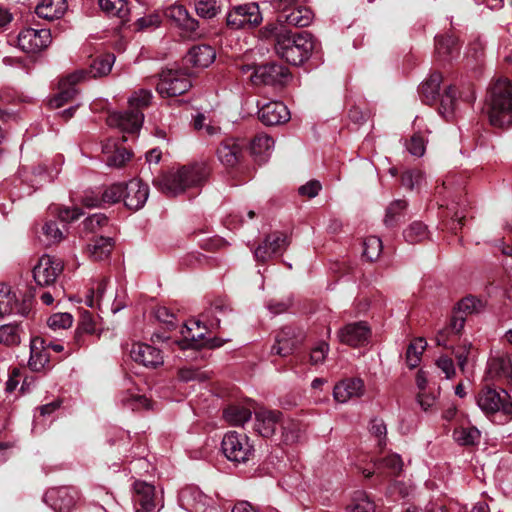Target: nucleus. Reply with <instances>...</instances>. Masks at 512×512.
Returning <instances> with one entry per match:
<instances>
[{
	"instance_id": "423d86ee",
	"label": "nucleus",
	"mask_w": 512,
	"mask_h": 512,
	"mask_svg": "<svg viewBox=\"0 0 512 512\" xmlns=\"http://www.w3.org/2000/svg\"><path fill=\"white\" fill-rule=\"evenodd\" d=\"M192 72L182 64L179 69H167L161 72L156 90L162 97H176L186 93L192 83Z\"/></svg>"
},
{
	"instance_id": "c756f323",
	"label": "nucleus",
	"mask_w": 512,
	"mask_h": 512,
	"mask_svg": "<svg viewBox=\"0 0 512 512\" xmlns=\"http://www.w3.org/2000/svg\"><path fill=\"white\" fill-rule=\"evenodd\" d=\"M274 147V140L267 134L256 135L250 144V151L255 161L258 163L265 162Z\"/></svg>"
},
{
	"instance_id": "412c9836",
	"label": "nucleus",
	"mask_w": 512,
	"mask_h": 512,
	"mask_svg": "<svg viewBox=\"0 0 512 512\" xmlns=\"http://www.w3.org/2000/svg\"><path fill=\"white\" fill-rule=\"evenodd\" d=\"M281 419L282 413L280 411L259 408L255 411L254 429L261 436L269 438L274 435Z\"/></svg>"
},
{
	"instance_id": "052dcab7",
	"label": "nucleus",
	"mask_w": 512,
	"mask_h": 512,
	"mask_svg": "<svg viewBox=\"0 0 512 512\" xmlns=\"http://www.w3.org/2000/svg\"><path fill=\"white\" fill-rule=\"evenodd\" d=\"M205 137L206 141L209 145H214L216 143H219V145H222L224 143V139L221 138L222 136V128L219 125L214 124H207L205 126Z\"/></svg>"
},
{
	"instance_id": "37998d69",
	"label": "nucleus",
	"mask_w": 512,
	"mask_h": 512,
	"mask_svg": "<svg viewBox=\"0 0 512 512\" xmlns=\"http://www.w3.org/2000/svg\"><path fill=\"white\" fill-rule=\"evenodd\" d=\"M95 331H96V328H95V322L93 320V317L89 312L85 311L81 315V319H80V322L78 324V327H77V330L75 333V337H74L75 344L78 347L82 346L83 345L82 334L83 333L94 334Z\"/></svg>"
},
{
	"instance_id": "bf43d9fd",
	"label": "nucleus",
	"mask_w": 512,
	"mask_h": 512,
	"mask_svg": "<svg viewBox=\"0 0 512 512\" xmlns=\"http://www.w3.org/2000/svg\"><path fill=\"white\" fill-rule=\"evenodd\" d=\"M378 465L389 469L391 474L398 475L402 471L403 461L398 454H390L383 458Z\"/></svg>"
},
{
	"instance_id": "5701e85b",
	"label": "nucleus",
	"mask_w": 512,
	"mask_h": 512,
	"mask_svg": "<svg viewBox=\"0 0 512 512\" xmlns=\"http://www.w3.org/2000/svg\"><path fill=\"white\" fill-rule=\"evenodd\" d=\"M133 502L135 512H156L155 487L146 482L136 481Z\"/></svg>"
},
{
	"instance_id": "f03ea898",
	"label": "nucleus",
	"mask_w": 512,
	"mask_h": 512,
	"mask_svg": "<svg viewBox=\"0 0 512 512\" xmlns=\"http://www.w3.org/2000/svg\"><path fill=\"white\" fill-rule=\"evenodd\" d=\"M266 29L270 36L275 37L276 53L288 63L300 65L310 57L314 49V41L307 31L293 34L275 25Z\"/></svg>"
},
{
	"instance_id": "39448f33",
	"label": "nucleus",
	"mask_w": 512,
	"mask_h": 512,
	"mask_svg": "<svg viewBox=\"0 0 512 512\" xmlns=\"http://www.w3.org/2000/svg\"><path fill=\"white\" fill-rule=\"evenodd\" d=\"M489 120L499 128L512 125V84L507 79H499L491 89Z\"/></svg>"
},
{
	"instance_id": "f8f14e48",
	"label": "nucleus",
	"mask_w": 512,
	"mask_h": 512,
	"mask_svg": "<svg viewBox=\"0 0 512 512\" xmlns=\"http://www.w3.org/2000/svg\"><path fill=\"white\" fill-rule=\"evenodd\" d=\"M52 35L49 28H26L18 35V46L26 53H38L51 43Z\"/></svg>"
},
{
	"instance_id": "6e6552de",
	"label": "nucleus",
	"mask_w": 512,
	"mask_h": 512,
	"mask_svg": "<svg viewBox=\"0 0 512 512\" xmlns=\"http://www.w3.org/2000/svg\"><path fill=\"white\" fill-rule=\"evenodd\" d=\"M274 8L279 13L278 21L295 27H306L313 20V13L303 0H275Z\"/></svg>"
},
{
	"instance_id": "0eeeda50",
	"label": "nucleus",
	"mask_w": 512,
	"mask_h": 512,
	"mask_svg": "<svg viewBox=\"0 0 512 512\" xmlns=\"http://www.w3.org/2000/svg\"><path fill=\"white\" fill-rule=\"evenodd\" d=\"M170 26L179 30V35L186 39H197L203 35L200 23L193 18L185 6L171 5L163 11Z\"/></svg>"
},
{
	"instance_id": "1a4fd4ad",
	"label": "nucleus",
	"mask_w": 512,
	"mask_h": 512,
	"mask_svg": "<svg viewBox=\"0 0 512 512\" xmlns=\"http://www.w3.org/2000/svg\"><path fill=\"white\" fill-rule=\"evenodd\" d=\"M477 405L485 414L502 412L509 419H512V402L505 390L490 387L482 389L477 396Z\"/></svg>"
},
{
	"instance_id": "58836bf2",
	"label": "nucleus",
	"mask_w": 512,
	"mask_h": 512,
	"mask_svg": "<svg viewBox=\"0 0 512 512\" xmlns=\"http://www.w3.org/2000/svg\"><path fill=\"white\" fill-rule=\"evenodd\" d=\"M426 346L424 338H416L410 343L406 351V363L409 368L413 369L419 365Z\"/></svg>"
},
{
	"instance_id": "c85d7f7f",
	"label": "nucleus",
	"mask_w": 512,
	"mask_h": 512,
	"mask_svg": "<svg viewBox=\"0 0 512 512\" xmlns=\"http://www.w3.org/2000/svg\"><path fill=\"white\" fill-rule=\"evenodd\" d=\"M66 9V0H41L35 8V13L40 18L52 21L61 18Z\"/></svg>"
},
{
	"instance_id": "473e14b6",
	"label": "nucleus",
	"mask_w": 512,
	"mask_h": 512,
	"mask_svg": "<svg viewBox=\"0 0 512 512\" xmlns=\"http://www.w3.org/2000/svg\"><path fill=\"white\" fill-rule=\"evenodd\" d=\"M457 39L454 36L446 35L436 38V52L443 60H450L458 55Z\"/></svg>"
},
{
	"instance_id": "0e129e2a",
	"label": "nucleus",
	"mask_w": 512,
	"mask_h": 512,
	"mask_svg": "<svg viewBox=\"0 0 512 512\" xmlns=\"http://www.w3.org/2000/svg\"><path fill=\"white\" fill-rule=\"evenodd\" d=\"M206 445L214 447L217 455L224 456V434L219 429H215L213 435L209 434Z\"/></svg>"
},
{
	"instance_id": "09e8293b",
	"label": "nucleus",
	"mask_w": 512,
	"mask_h": 512,
	"mask_svg": "<svg viewBox=\"0 0 512 512\" xmlns=\"http://www.w3.org/2000/svg\"><path fill=\"white\" fill-rule=\"evenodd\" d=\"M407 207V202L405 200H395L393 201L386 210V215L384 218V223L386 226H394L399 218L402 216L403 212Z\"/></svg>"
},
{
	"instance_id": "a18cd8bd",
	"label": "nucleus",
	"mask_w": 512,
	"mask_h": 512,
	"mask_svg": "<svg viewBox=\"0 0 512 512\" xmlns=\"http://www.w3.org/2000/svg\"><path fill=\"white\" fill-rule=\"evenodd\" d=\"M509 355L493 357L488 362V373L492 378L506 377L508 372Z\"/></svg>"
},
{
	"instance_id": "dca6fc26",
	"label": "nucleus",
	"mask_w": 512,
	"mask_h": 512,
	"mask_svg": "<svg viewBox=\"0 0 512 512\" xmlns=\"http://www.w3.org/2000/svg\"><path fill=\"white\" fill-rule=\"evenodd\" d=\"M129 355L133 361L156 369L164 362L162 351L146 343H133Z\"/></svg>"
},
{
	"instance_id": "5fc2aeb1",
	"label": "nucleus",
	"mask_w": 512,
	"mask_h": 512,
	"mask_svg": "<svg viewBox=\"0 0 512 512\" xmlns=\"http://www.w3.org/2000/svg\"><path fill=\"white\" fill-rule=\"evenodd\" d=\"M178 378L181 381H199L203 382L208 377L205 372L201 371L198 367L195 366H185L178 370Z\"/></svg>"
},
{
	"instance_id": "6e6d98bb",
	"label": "nucleus",
	"mask_w": 512,
	"mask_h": 512,
	"mask_svg": "<svg viewBox=\"0 0 512 512\" xmlns=\"http://www.w3.org/2000/svg\"><path fill=\"white\" fill-rule=\"evenodd\" d=\"M424 181V174L420 170H408L402 174V185L410 190L418 188Z\"/></svg>"
},
{
	"instance_id": "de8ad7c7",
	"label": "nucleus",
	"mask_w": 512,
	"mask_h": 512,
	"mask_svg": "<svg viewBox=\"0 0 512 512\" xmlns=\"http://www.w3.org/2000/svg\"><path fill=\"white\" fill-rule=\"evenodd\" d=\"M483 308H484V304L481 300H479L473 296H468V297L461 299L457 303V307L455 308V311L464 316V315L478 313V312L482 311Z\"/></svg>"
},
{
	"instance_id": "3c124183",
	"label": "nucleus",
	"mask_w": 512,
	"mask_h": 512,
	"mask_svg": "<svg viewBox=\"0 0 512 512\" xmlns=\"http://www.w3.org/2000/svg\"><path fill=\"white\" fill-rule=\"evenodd\" d=\"M125 183H115L107 187L101 195L103 203H117L123 200Z\"/></svg>"
},
{
	"instance_id": "69168bd1",
	"label": "nucleus",
	"mask_w": 512,
	"mask_h": 512,
	"mask_svg": "<svg viewBox=\"0 0 512 512\" xmlns=\"http://www.w3.org/2000/svg\"><path fill=\"white\" fill-rule=\"evenodd\" d=\"M329 351V346L327 343L322 342L318 346L312 349L310 354V361L313 365H318L323 363L326 358V355Z\"/></svg>"
},
{
	"instance_id": "9b49d317",
	"label": "nucleus",
	"mask_w": 512,
	"mask_h": 512,
	"mask_svg": "<svg viewBox=\"0 0 512 512\" xmlns=\"http://www.w3.org/2000/svg\"><path fill=\"white\" fill-rule=\"evenodd\" d=\"M262 20L259 7L256 3L236 5L226 17V25L235 29L252 28L258 25Z\"/></svg>"
},
{
	"instance_id": "603ef678",
	"label": "nucleus",
	"mask_w": 512,
	"mask_h": 512,
	"mask_svg": "<svg viewBox=\"0 0 512 512\" xmlns=\"http://www.w3.org/2000/svg\"><path fill=\"white\" fill-rule=\"evenodd\" d=\"M282 437L286 444H293L299 441L302 427L301 424L296 421H288L282 425Z\"/></svg>"
},
{
	"instance_id": "f257e3e1",
	"label": "nucleus",
	"mask_w": 512,
	"mask_h": 512,
	"mask_svg": "<svg viewBox=\"0 0 512 512\" xmlns=\"http://www.w3.org/2000/svg\"><path fill=\"white\" fill-rule=\"evenodd\" d=\"M115 62V55L112 53L98 54L91 56L88 60V68L85 71L71 74L59 82L58 93L49 101L53 109L60 108L77 94L76 85L88 75L91 78L106 76L110 73Z\"/></svg>"
},
{
	"instance_id": "b1692460",
	"label": "nucleus",
	"mask_w": 512,
	"mask_h": 512,
	"mask_svg": "<svg viewBox=\"0 0 512 512\" xmlns=\"http://www.w3.org/2000/svg\"><path fill=\"white\" fill-rule=\"evenodd\" d=\"M216 58L213 47L207 44L195 45L190 48L182 59V64L188 69L190 67H208Z\"/></svg>"
},
{
	"instance_id": "8fccbe9b",
	"label": "nucleus",
	"mask_w": 512,
	"mask_h": 512,
	"mask_svg": "<svg viewBox=\"0 0 512 512\" xmlns=\"http://www.w3.org/2000/svg\"><path fill=\"white\" fill-rule=\"evenodd\" d=\"M364 250L363 255L366 257L369 261L376 260L382 251L383 245L380 238L376 236H370L367 237L364 240Z\"/></svg>"
},
{
	"instance_id": "7c9ffc66",
	"label": "nucleus",
	"mask_w": 512,
	"mask_h": 512,
	"mask_svg": "<svg viewBox=\"0 0 512 512\" xmlns=\"http://www.w3.org/2000/svg\"><path fill=\"white\" fill-rule=\"evenodd\" d=\"M251 408L247 402H229L226 407V422L232 425H243L251 418Z\"/></svg>"
},
{
	"instance_id": "a19ab883",
	"label": "nucleus",
	"mask_w": 512,
	"mask_h": 512,
	"mask_svg": "<svg viewBox=\"0 0 512 512\" xmlns=\"http://www.w3.org/2000/svg\"><path fill=\"white\" fill-rule=\"evenodd\" d=\"M375 505L364 492H356L351 502L347 505V512H373Z\"/></svg>"
},
{
	"instance_id": "79ce46f5",
	"label": "nucleus",
	"mask_w": 512,
	"mask_h": 512,
	"mask_svg": "<svg viewBox=\"0 0 512 512\" xmlns=\"http://www.w3.org/2000/svg\"><path fill=\"white\" fill-rule=\"evenodd\" d=\"M456 102V89L449 86L440 99V114L446 119L452 117L455 111Z\"/></svg>"
},
{
	"instance_id": "a211bd4d",
	"label": "nucleus",
	"mask_w": 512,
	"mask_h": 512,
	"mask_svg": "<svg viewBox=\"0 0 512 512\" xmlns=\"http://www.w3.org/2000/svg\"><path fill=\"white\" fill-rule=\"evenodd\" d=\"M62 271V265L58 259L48 255L42 256L33 268V277L40 286L52 284Z\"/></svg>"
},
{
	"instance_id": "cd10ccee",
	"label": "nucleus",
	"mask_w": 512,
	"mask_h": 512,
	"mask_svg": "<svg viewBox=\"0 0 512 512\" xmlns=\"http://www.w3.org/2000/svg\"><path fill=\"white\" fill-rule=\"evenodd\" d=\"M46 339L42 337H34L31 339V356L29 359V367L31 370L39 372L45 368H49L50 354L45 348Z\"/></svg>"
},
{
	"instance_id": "774afa93",
	"label": "nucleus",
	"mask_w": 512,
	"mask_h": 512,
	"mask_svg": "<svg viewBox=\"0 0 512 512\" xmlns=\"http://www.w3.org/2000/svg\"><path fill=\"white\" fill-rule=\"evenodd\" d=\"M438 368L450 379L455 375L453 360L448 356H440L436 362Z\"/></svg>"
},
{
	"instance_id": "4d7b16f0",
	"label": "nucleus",
	"mask_w": 512,
	"mask_h": 512,
	"mask_svg": "<svg viewBox=\"0 0 512 512\" xmlns=\"http://www.w3.org/2000/svg\"><path fill=\"white\" fill-rule=\"evenodd\" d=\"M13 299H14L15 312L24 317H28L32 310V306L34 303L33 295L30 293H26L23 296L22 300L19 301L16 296V293L13 292Z\"/></svg>"
},
{
	"instance_id": "393cba45",
	"label": "nucleus",
	"mask_w": 512,
	"mask_h": 512,
	"mask_svg": "<svg viewBox=\"0 0 512 512\" xmlns=\"http://www.w3.org/2000/svg\"><path fill=\"white\" fill-rule=\"evenodd\" d=\"M105 162L110 167H123L132 157L131 150L113 140H108L102 145Z\"/></svg>"
},
{
	"instance_id": "338daca9",
	"label": "nucleus",
	"mask_w": 512,
	"mask_h": 512,
	"mask_svg": "<svg viewBox=\"0 0 512 512\" xmlns=\"http://www.w3.org/2000/svg\"><path fill=\"white\" fill-rule=\"evenodd\" d=\"M108 222V217L105 214H93L88 217L84 221L85 228L94 231L96 228L102 227L106 225Z\"/></svg>"
},
{
	"instance_id": "a878e982",
	"label": "nucleus",
	"mask_w": 512,
	"mask_h": 512,
	"mask_svg": "<svg viewBox=\"0 0 512 512\" xmlns=\"http://www.w3.org/2000/svg\"><path fill=\"white\" fill-rule=\"evenodd\" d=\"M48 498L52 500L51 507L56 512H70L76 505L78 493L73 487H61L49 491Z\"/></svg>"
},
{
	"instance_id": "49530a36",
	"label": "nucleus",
	"mask_w": 512,
	"mask_h": 512,
	"mask_svg": "<svg viewBox=\"0 0 512 512\" xmlns=\"http://www.w3.org/2000/svg\"><path fill=\"white\" fill-rule=\"evenodd\" d=\"M49 211L51 214L56 215L60 221L66 223L76 221L83 215L82 209L77 207L70 209L69 207L52 205L49 207Z\"/></svg>"
},
{
	"instance_id": "aec40b11",
	"label": "nucleus",
	"mask_w": 512,
	"mask_h": 512,
	"mask_svg": "<svg viewBox=\"0 0 512 512\" xmlns=\"http://www.w3.org/2000/svg\"><path fill=\"white\" fill-rule=\"evenodd\" d=\"M365 394V384L360 378H348L334 386L333 398L336 402L344 404L350 400L358 399Z\"/></svg>"
},
{
	"instance_id": "4c0bfd02",
	"label": "nucleus",
	"mask_w": 512,
	"mask_h": 512,
	"mask_svg": "<svg viewBox=\"0 0 512 512\" xmlns=\"http://www.w3.org/2000/svg\"><path fill=\"white\" fill-rule=\"evenodd\" d=\"M21 332L22 327L20 323L0 326V344L8 347L19 345L21 343Z\"/></svg>"
},
{
	"instance_id": "680f3d73",
	"label": "nucleus",
	"mask_w": 512,
	"mask_h": 512,
	"mask_svg": "<svg viewBox=\"0 0 512 512\" xmlns=\"http://www.w3.org/2000/svg\"><path fill=\"white\" fill-rule=\"evenodd\" d=\"M370 432L378 438L379 446L386 444V425L382 419H373L370 423Z\"/></svg>"
},
{
	"instance_id": "864d4df0",
	"label": "nucleus",
	"mask_w": 512,
	"mask_h": 512,
	"mask_svg": "<svg viewBox=\"0 0 512 512\" xmlns=\"http://www.w3.org/2000/svg\"><path fill=\"white\" fill-rule=\"evenodd\" d=\"M163 16V13L153 12L137 19L134 25L137 30L154 29L161 24Z\"/></svg>"
},
{
	"instance_id": "ddd939ff",
	"label": "nucleus",
	"mask_w": 512,
	"mask_h": 512,
	"mask_svg": "<svg viewBox=\"0 0 512 512\" xmlns=\"http://www.w3.org/2000/svg\"><path fill=\"white\" fill-rule=\"evenodd\" d=\"M205 327H201L200 321L191 320L185 323L181 329V339L174 342L183 351L194 350L197 351L207 344L205 340Z\"/></svg>"
},
{
	"instance_id": "9d476101",
	"label": "nucleus",
	"mask_w": 512,
	"mask_h": 512,
	"mask_svg": "<svg viewBox=\"0 0 512 512\" xmlns=\"http://www.w3.org/2000/svg\"><path fill=\"white\" fill-rule=\"evenodd\" d=\"M254 85H285L291 78L289 70L281 64L268 63L257 67L251 75Z\"/></svg>"
},
{
	"instance_id": "20e7f679",
	"label": "nucleus",
	"mask_w": 512,
	"mask_h": 512,
	"mask_svg": "<svg viewBox=\"0 0 512 512\" xmlns=\"http://www.w3.org/2000/svg\"><path fill=\"white\" fill-rule=\"evenodd\" d=\"M152 99V93L141 89L130 100V110L124 113L115 112L107 117V124L110 127H116L124 133L135 135L142 127L144 115L142 109L149 106Z\"/></svg>"
},
{
	"instance_id": "f704fd0d",
	"label": "nucleus",
	"mask_w": 512,
	"mask_h": 512,
	"mask_svg": "<svg viewBox=\"0 0 512 512\" xmlns=\"http://www.w3.org/2000/svg\"><path fill=\"white\" fill-rule=\"evenodd\" d=\"M114 246L113 239L110 237L99 236L94 239L92 244H89L94 260L101 261L109 257Z\"/></svg>"
},
{
	"instance_id": "2f4dec72",
	"label": "nucleus",
	"mask_w": 512,
	"mask_h": 512,
	"mask_svg": "<svg viewBox=\"0 0 512 512\" xmlns=\"http://www.w3.org/2000/svg\"><path fill=\"white\" fill-rule=\"evenodd\" d=\"M442 79L440 73L434 72L421 84L419 93L424 103L432 104L436 101Z\"/></svg>"
},
{
	"instance_id": "e433bc0d",
	"label": "nucleus",
	"mask_w": 512,
	"mask_h": 512,
	"mask_svg": "<svg viewBox=\"0 0 512 512\" xmlns=\"http://www.w3.org/2000/svg\"><path fill=\"white\" fill-rule=\"evenodd\" d=\"M197 15L203 19H212L222 11V0H194Z\"/></svg>"
},
{
	"instance_id": "ea45409f",
	"label": "nucleus",
	"mask_w": 512,
	"mask_h": 512,
	"mask_svg": "<svg viewBox=\"0 0 512 512\" xmlns=\"http://www.w3.org/2000/svg\"><path fill=\"white\" fill-rule=\"evenodd\" d=\"M403 236L406 242L415 244L426 240L429 236V232L424 223L414 221L404 230Z\"/></svg>"
},
{
	"instance_id": "c03bdc74",
	"label": "nucleus",
	"mask_w": 512,
	"mask_h": 512,
	"mask_svg": "<svg viewBox=\"0 0 512 512\" xmlns=\"http://www.w3.org/2000/svg\"><path fill=\"white\" fill-rule=\"evenodd\" d=\"M454 439L461 445H473L480 439V431L475 427H460L454 430Z\"/></svg>"
},
{
	"instance_id": "2eb2a0df",
	"label": "nucleus",
	"mask_w": 512,
	"mask_h": 512,
	"mask_svg": "<svg viewBox=\"0 0 512 512\" xmlns=\"http://www.w3.org/2000/svg\"><path fill=\"white\" fill-rule=\"evenodd\" d=\"M226 438V458L233 462H246L252 453L248 437L243 433L232 431L226 434Z\"/></svg>"
},
{
	"instance_id": "13d9d810",
	"label": "nucleus",
	"mask_w": 512,
	"mask_h": 512,
	"mask_svg": "<svg viewBox=\"0 0 512 512\" xmlns=\"http://www.w3.org/2000/svg\"><path fill=\"white\" fill-rule=\"evenodd\" d=\"M73 323V317L69 313H55L48 319V325L52 329H66Z\"/></svg>"
},
{
	"instance_id": "e2e57ef3",
	"label": "nucleus",
	"mask_w": 512,
	"mask_h": 512,
	"mask_svg": "<svg viewBox=\"0 0 512 512\" xmlns=\"http://www.w3.org/2000/svg\"><path fill=\"white\" fill-rule=\"evenodd\" d=\"M407 150L413 156L420 157L425 152V141L419 134H414L407 144Z\"/></svg>"
},
{
	"instance_id": "4468645a",
	"label": "nucleus",
	"mask_w": 512,
	"mask_h": 512,
	"mask_svg": "<svg viewBox=\"0 0 512 512\" xmlns=\"http://www.w3.org/2000/svg\"><path fill=\"white\" fill-rule=\"evenodd\" d=\"M289 245L288 237L283 232H273L267 235L264 241L254 250L257 261L266 262L272 256L282 253Z\"/></svg>"
},
{
	"instance_id": "7ed1b4c3",
	"label": "nucleus",
	"mask_w": 512,
	"mask_h": 512,
	"mask_svg": "<svg viewBox=\"0 0 512 512\" xmlns=\"http://www.w3.org/2000/svg\"><path fill=\"white\" fill-rule=\"evenodd\" d=\"M209 173L203 163L182 166L174 173H162L152 179V184L167 196H176L187 188L200 186Z\"/></svg>"
},
{
	"instance_id": "4be33fe9",
	"label": "nucleus",
	"mask_w": 512,
	"mask_h": 512,
	"mask_svg": "<svg viewBox=\"0 0 512 512\" xmlns=\"http://www.w3.org/2000/svg\"><path fill=\"white\" fill-rule=\"evenodd\" d=\"M258 118L267 126L279 125L290 119V112L282 102L272 101L260 106Z\"/></svg>"
},
{
	"instance_id": "72a5a7b5",
	"label": "nucleus",
	"mask_w": 512,
	"mask_h": 512,
	"mask_svg": "<svg viewBox=\"0 0 512 512\" xmlns=\"http://www.w3.org/2000/svg\"><path fill=\"white\" fill-rule=\"evenodd\" d=\"M246 147V141L243 139L226 138V167L236 166L243 157V149Z\"/></svg>"
},
{
	"instance_id": "c9c22d12",
	"label": "nucleus",
	"mask_w": 512,
	"mask_h": 512,
	"mask_svg": "<svg viewBox=\"0 0 512 512\" xmlns=\"http://www.w3.org/2000/svg\"><path fill=\"white\" fill-rule=\"evenodd\" d=\"M98 4L108 16L125 19L129 14L127 0H98Z\"/></svg>"
},
{
	"instance_id": "bb28decb",
	"label": "nucleus",
	"mask_w": 512,
	"mask_h": 512,
	"mask_svg": "<svg viewBox=\"0 0 512 512\" xmlns=\"http://www.w3.org/2000/svg\"><path fill=\"white\" fill-rule=\"evenodd\" d=\"M301 341V334L297 333L293 327H283L276 336V344L272 351L280 356L289 355L296 345Z\"/></svg>"
},
{
	"instance_id": "f3484780",
	"label": "nucleus",
	"mask_w": 512,
	"mask_h": 512,
	"mask_svg": "<svg viewBox=\"0 0 512 512\" xmlns=\"http://www.w3.org/2000/svg\"><path fill=\"white\" fill-rule=\"evenodd\" d=\"M149 196V187L141 179H132L125 183L123 202L127 209L137 211L141 209Z\"/></svg>"
},
{
	"instance_id": "6ab92c4d",
	"label": "nucleus",
	"mask_w": 512,
	"mask_h": 512,
	"mask_svg": "<svg viewBox=\"0 0 512 512\" xmlns=\"http://www.w3.org/2000/svg\"><path fill=\"white\" fill-rule=\"evenodd\" d=\"M371 331L366 322H355L347 324L339 330L338 338L343 344L358 347L368 343Z\"/></svg>"
}]
</instances>
